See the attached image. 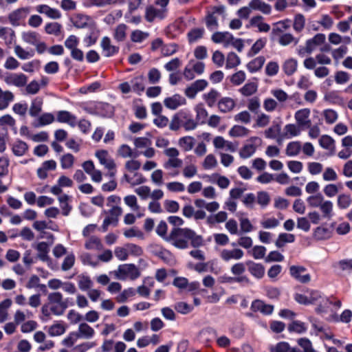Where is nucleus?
I'll return each mask as SVG.
<instances>
[{
    "label": "nucleus",
    "instance_id": "obj_59",
    "mask_svg": "<svg viewBox=\"0 0 352 352\" xmlns=\"http://www.w3.org/2000/svg\"><path fill=\"white\" fill-rule=\"evenodd\" d=\"M218 166L217 157L213 154H208L202 162V167L205 170H212Z\"/></svg>",
    "mask_w": 352,
    "mask_h": 352
},
{
    "label": "nucleus",
    "instance_id": "obj_14",
    "mask_svg": "<svg viewBox=\"0 0 352 352\" xmlns=\"http://www.w3.org/2000/svg\"><path fill=\"white\" fill-rule=\"evenodd\" d=\"M179 117L181 118L182 126L186 131H192L197 128V123L195 119H194L190 112L186 111H180L179 112Z\"/></svg>",
    "mask_w": 352,
    "mask_h": 352
},
{
    "label": "nucleus",
    "instance_id": "obj_12",
    "mask_svg": "<svg viewBox=\"0 0 352 352\" xmlns=\"http://www.w3.org/2000/svg\"><path fill=\"white\" fill-rule=\"evenodd\" d=\"M243 256V251L239 248H234L232 250L223 249L220 252L221 258L226 262H228L232 259L240 260Z\"/></svg>",
    "mask_w": 352,
    "mask_h": 352
},
{
    "label": "nucleus",
    "instance_id": "obj_37",
    "mask_svg": "<svg viewBox=\"0 0 352 352\" xmlns=\"http://www.w3.org/2000/svg\"><path fill=\"white\" fill-rule=\"evenodd\" d=\"M319 144L322 148L331 153H334L335 151V141L328 135H323L320 137L319 139Z\"/></svg>",
    "mask_w": 352,
    "mask_h": 352
},
{
    "label": "nucleus",
    "instance_id": "obj_36",
    "mask_svg": "<svg viewBox=\"0 0 352 352\" xmlns=\"http://www.w3.org/2000/svg\"><path fill=\"white\" fill-rule=\"evenodd\" d=\"M57 120L60 122H65L74 126L76 123V118L67 111H60L57 114Z\"/></svg>",
    "mask_w": 352,
    "mask_h": 352
},
{
    "label": "nucleus",
    "instance_id": "obj_15",
    "mask_svg": "<svg viewBox=\"0 0 352 352\" xmlns=\"http://www.w3.org/2000/svg\"><path fill=\"white\" fill-rule=\"evenodd\" d=\"M122 214V209L118 206H113L109 210V214L107 217L102 224V228L104 231L107 230V228L111 224L116 225L118 222V218Z\"/></svg>",
    "mask_w": 352,
    "mask_h": 352
},
{
    "label": "nucleus",
    "instance_id": "obj_51",
    "mask_svg": "<svg viewBox=\"0 0 352 352\" xmlns=\"http://www.w3.org/2000/svg\"><path fill=\"white\" fill-rule=\"evenodd\" d=\"M333 204L329 200H324L319 208L324 218L330 219L333 215Z\"/></svg>",
    "mask_w": 352,
    "mask_h": 352
},
{
    "label": "nucleus",
    "instance_id": "obj_49",
    "mask_svg": "<svg viewBox=\"0 0 352 352\" xmlns=\"http://www.w3.org/2000/svg\"><path fill=\"white\" fill-rule=\"evenodd\" d=\"M328 40L330 43L333 45H339L342 43H344L345 44H349L351 42V39L349 36H344L342 37L340 34L337 33H330L328 36Z\"/></svg>",
    "mask_w": 352,
    "mask_h": 352
},
{
    "label": "nucleus",
    "instance_id": "obj_58",
    "mask_svg": "<svg viewBox=\"0 0 352 352\" xmlns=\"http://www.w3.org/2000/svg\"><path fill=\"white\" fill-rule=\"evenodd\" d=\"M91 22V19L86 15L77 14L73 21L74 25L77 28H85Z\"/></svg>",
    "mask_w": 352,
    "mask_h": 352
},
{
    "label": "nucleus",
    "instance_id": "obj_4",
    "mask_svg": "<svg viewBox=\"0 0 352 352\" xmlns=\"http://www.w3.org/2000/svg\"><path fill=\"white\" fill-rule=\"evenodd\" d=\"M30 12L29 7H21L12 10L8 16L9 23L12 26H19Z\"/></svg>",
    "mask_w": 352,
    "mask_h": 352
},
{
    "label": "nucleus",
    "instance_id": "obj_47",
    "mask_svg": "<svg viewBox=\"0 0 352 352\" xmlns=\"http://www.w3.org/2000/svg\"><path fill=\"white\" fill-rule=\"evenodd\" d=\"M256 151V146L252 143L245 144L239 151V156L242 159L252 157Z\"/></svg>",
    "mask_w": 352,
    "mask_h": 352
},
{
    "label": "nucleus",
    "instance_id": "obj_9",
    "mask_svg": "<svg viewBox=\"0 0 352 352\" xmlns=\"http://www.w3.org/2000/svg\"><path fill=\"white\" fill-rule=\"evenodd\" d=\"M83 170L91 177L94 182L100 183L102 179V175L100 170L96 169L94 162L87 160L82 164Z\"/></svg>",
    "mask_w": 352,
    "mask_h": 352
},
{
    "label": "nucleus",
    "instance_id": "obj_11",
    "mask_svg": "<svg viewBox=\"0 0 352 352\" xmlns=\"http://www.w3.org/2000/svg\"><path fill=\"white\" fill-rule=\"evenodd\" d=\"M96 157L99 160L100 163L108 170L116 168V164L114 160L109 156V153L105 150L97 151L95 153Z\"/></svg>",
    "mask_w": 352,
    "mask_h": 352
},
{
    "label": "nucleus",
    "instance_id": "obj_5",
    "mask_svg": "<svg viewBox=\"0 0 352 352\" xmlns=\"http://www.w3.org/2000/svg\"><path fill=\"white\" fill-rule=\"evenodd\" d=\"M214 148L221 152H235L236 146L230 141L226 140L222 136H216L212 141Z\"/></svg>",
    "mask_w": 352,
    "mask_h": 352
},
{
    "label": "nucleus",
    "instance_id": "obj_10",
    "mask_svg": "<svg viewBox=\"0 0 352 352\" xmlns=\"http://www.w3.org/2000/svg\"><path fill=\"white\" fill-rule=\"evenodd\" d=\"M3 81L8 85H14L20 87L27 83L28 78L23 74L11 73L4 77Z\"/></svg>",
    "mask_w": 352,
    "mask_h": 352
},
{
    "label": "nucleus",
    "instance_id": "obj_42",
    "mask_svg": "<svg viewBox=\"0 0 352 352\" xmlns=\"http://www.w3.org/2000/svg\"><path fill=\"white\" fill-rule=\"evenodd\" d=\"M298 61L293 58L285 60L283 65V69L286 75H292L297 69Z\"/></svg>",
    "mask_w": 352,
    "mask_h": 352
},
{
    "label": "nucleus",
    "instance_id": "obj_16",
    "mask_svg": "<svg viewBox=\"0 0 352 352\" xmlns=\"http://www.w3.org/2000/svg\"><path fill=\"white\" fill-rule=\"evenodd\" d=\"M186 103V98L179 94H175L171 97L165 98L164 100L165 107L173 110L176 109L180 106L184 105Z\"/></svg>",
    "mask_w": 352,
    "mask_h": 352
},
{
    "label": "nucleus",
    "instance_id": "obj_6",
    "mask_svg": "<svg viewBox=\"0 0 352 352\" xmlns=\"http://www.w3.org/2000/svg\"><path fill=\"white\" fill-rule=\"evenodd\" d=\"M306 268L302 265H292L289 267L290 275L301 283H307L311 280V276L309 274H303Z\"/></svg>",
    "mask_w": 352,
    "mask_h": 352
},
{
    "label": "nucleus",
    "instance_id": "obj_28",
    "mask_svg": "<svg viewBox=\"0 0 352 352\" xmlns=\"http://www.w3.org/2000/svg\"><path fill=\"white\" fill-rule=\"evenodd\" d=\"M251 309L254 312L260 311L265 315H270L273 312L274 307L272 305H267L261 300H256L252 303Z\"/></svg>",
    "mask_w": 352,
    "mask_h": 352
},
{
    "label": "nucleus",
    "instance_id": "obj_7",
    "mask_svg": "<svg viewBox=\"0 0 352 352\" xmlns=\"http://www.w3.org/2000/svg\"><path fill=\"white\" fill-rule=\"evenodd\" d=\"M208 85V82L204 79H199L192 82L185 89V94L189 98H194L197 94L204 90Z\"/></svg>",
    "mask_w": 352,
    "mask_h": 352
},
{
    "label": "nucleus",
    "instance_id": "obj_29",
    "mask_svg": "<svg viewBox=\"0 0 352 352\" xmlns=\"http://www.w3.org/2000/svg\"><path fill=\"white\" fill-rule=\"evenodd\" d=\"M67 326L61 321L56 322L49 327L47 333L52 337L60 336L66 331Z\"/></svg>",
    "mask_w": 352,
    "mask_h": 352
},
{
    "label": "nucleus",
    "instance_id": "obj_31",
    "mask_svg": "<svg viewBox=\"0 0 352 352\" xmlns=\"http://www.w3.org/2000/svg\"><path fill=\"white\" fill-rule=\"evenodd\" d=\"M194 109L196 113L195 120L197 121V124H205L208 120V113L204 107V105L201 103L198 104L195 107Z\"/></svg>",
    "mask_w": 352,
    "mask_h": 352
},
{
    "label": "nucleus",
    "instance_id": "obj_17",
    "mask_svg": "<svg viewBox=\"0 0 352 352\" xmlns=\"http://www.w3.org/2000/svg\"><path fill=\"white\" fill-rule=\"evenodd\" d=\"M100 47L104 56L110 57L118 52L119 47L111 44V39L108 36H104L100 41Z\"/></svg>",
    "mask_w": 352,
    "mask_h": 352
},
{
    "label": "nucleus",
    "instance_id": "obj_21",
    "mask_svg": "<svg viewBox=\"0 0 352 352\" xmlns=\"http://www.w3.org/2000/svg\"><path fill=\"white\" fill-rule=\"evenodd\" d=\"M123 179L131 186H135L146 182V178L142 173L138 172H134L133 173H125L123 175Z\"/></svg>",
    "mask_w": 352,
    "mask_h": 352
},
{
    "label": "nucleus",
    "instance_id": "obj_3",
    "mask_svg": "<svg viewBox=\"0 0 352 352\" xmlns=\"http://www.w3.org/2000/svg\"><path fill=\"white\" fill-rule=\"evenodd\" d=\"M114 274L116 278L121 280H135L140 276V272L133 264H123L118 266Z\"/></svg>",
    "mask_w": 352,
    "mask_h": 352
},
{
    "label": "nucleus",
    "instance_id": "obj_41",
    "mask_svg": "<svg viewBox=\"0 0 352 352\" xmlns=\"http://www.w3.org/2000/svg\"><path fill=\"white\" fill-rule=\"evenodd\" d=\"M300 133V129L298 126L294 124H286L284 127V133L283 138H292L299 135Z\"/></svg>",
    "mask_w": 352,
    "mask_h": 352
},
{
    "label": "nucleus",
    "instance_id": "obj_18",
    "mask_svg": "<svg viewBox=\"0 0 352 352\" xmlns=\"http://www.w3.org/2000/svg\"><path fill=\"white\" fill-rule=\"evenodd\" d=\"M36 10L40 14H45L52 19H58L61 17V13L58 9L51 8L45 4L36 6Z\"/></svg>",
    "mask_w": 352,
    "mask_h": 352
},
{
    "label": "nucleus",
    "instance_id": "obj_13",
    "mask_svg": "<svg viewBox=\"0 0 352 352\" xmlns=\"http://www.w3.org/2000/svg\"><path fill=\"white\" fill-rule=\"evenodd\" d=\"M311 111L308 108L298 110L294 115L295 120L298 124L301 126H310L311 124L309 118Z\"/></svg>",
    "mask_w": 352,
    "mask_h": 352
},
{
    "label": "nucleus",
    "instance_id": "obj_20",
    "mask_svg": "<svg viewBox=\"0 0 352 352\" xmlns=\"http://www.w3.org/2000/svg\"><path fill=\"white\" fill-rule=\"evenodd\" d=\"M325 41L326 36L324 34H316L314 37L306 41L307 49L312 53L318 47L324 44Z\"/></svg>",
    "mask_w": 352,
    "mask_h": 352
},
{
    "label": "nucleus",
    "instance_id": "obj_45",
    "mask_svg": "<svg viewBox=\"0 0 352 352\" xmlns=\"http://www.w3.org/2000/svg\"><path fill=\"white\" fill-rule=\"evenodd\" d=\"M219 96L220 94L217 90L212 89L208 92L203 95V99L208 107H212L216 103Z\"/></svg>",
    "mask_w": 352,
    "mask_h": 352
},
{
    "label": "nucleus",
    "instance_id": "obj_56",
    "mask_svg": "<svg viewBox=\"0 0 352 352\" xmlns=\"http://www.w3.org/2000/svg\"><path fill=\"white\" fill-rule=\"evenodd\" d=\"M205 30L204 28H197L191 30L188 33V39L189 43H192L197 42L204 36Z\"/></svg>",
    "mask_w": 352,
    "mask_h": 352
},
{
    "label": "nucleus",
    "instance_id": "obj_64",
    "mask_svg": "<svg viewBox=\"0 0 352 352\" xmlns=\"http://www.w3.org/2000/svg\"><path fill=\"white\" fill-rule=\"evenodd\" d=\"M62 25L57 22L48 23L45 25V30L47 34L58 36L61 32Z\"/></svg>",
    "mask_w": 352,
    "mask_h": 352
},
{
    "label": "nucleus",
    "instance_id": "obj_44",
    "mask_svg": "<svg viewBox=\"0 0 352 352\" xmlns=\"http://www.w3.org/2000/svg\"><path fill=\"white\" fill-rule=\"evenodd\" d=\"M132 91L140 94L144 90V78L143 76H138L133 78L131 81Z\"/></svg>",
    "mask_w": 352,
    "mask_h": 352
},
{
    "label": "nucleus",
    "instance_id": "obj_19",
    "mask_svg": "<svg viewBox=\"0 0 352 352\" xmlns=\"http://www.w3.org/2000/svg\"><path fill=\"white\" fill-rule=\"evenodd\" d=\"M248 271L252 276L257 279L262 278L265 275V267L261 263H257L252 261L246 262Z\"/></svg>",
    "mask_w": 352,
    "mask_h": 352
},
{
    "label": "nucleus",
    "instance_id": "obj_63",
    "mask_svg": "<svg viewBox=\"0 0 352 352\" xmlns=\"http://www.w3.org/2000/svg\"><path fill=\"white\" fill-rule=\"evenodd\" d=\"M245 271V266L243 263H236L232 265L230 268V272L235 278H248L246 276L243 275Z\"/></svg>",
    "mask_w": 352,
    "mask_h": 352
},
{
    "label": "nucleus",
    "instance_id": "obj_54",
    "mask_svg": "<svg viewBox=\"0 0 352 352\" xmlns=\"http://www.w3.org/2000/svg\"><path fill=\"white\" fill-rule=\"evenodd\" d=\"M271 352H301L297 348H291L286 342H280L271 348Z\"/></svg>",
    "mask_w": 352,
    "mask_h": 352
},
{
    "label": "nucleus",
    "instance_id": "obj_39",
    "mask_svg": "<svg viewBox=\"0 0 352 352\" xmlns=\"http://www.w3.org/2000/svg\"><path fill=\"white\" fill-rule=\"evenodd\" d=\"M299 42L298 38L294 37L292 34L290 33H283L281 34L278 40V43L281 46L285 47L287 45H289L292 43L294 45H297Z\"/></svg>",
    "mask_w": 352,
    "mask_h": 352
},
{
    "label": "nucleus",
    "instance_id": "obj_43",
    "mask_svg": "<svg viewBox=\"0 0 352 352\" xmlns=\"http://www.w3.org/2000/svg\"><path fill=\"white\" fill-rule=\"evenodd\" d=\"M22 40L30 45H34L41 38L36 32L26 31L21 33Z\"/></svg>",
    "mask_w": 352,
    "mask_h": 352
},
{
    "label": "nucleus",
    "instance_id": "obj_1",
    "mask_svg": "<svg viewBox=\"0 0 352 352\" xmlns=\"http://www.w3.org/2000/svg\"><path fill=\"white\" fill-rule=\"evenodd\" d=\"M167 241L178 249L187 248L189 241L191 245L195 248L201 246L204 243L201 235L197 234L194 230L188 228L173 229L167 238Z\"/></svg>",
    "mask_w": 352,
    "mask_h": 352
},
{
    "label": "nucleus",
    "instance_id": "obj_60",
    "mask_svg": "<svg viewBox=\"0 0 352 352\" xmlns=\"http://www.w3.org/2000/svg\"><path fill=\"white\" fill-rule=\"evenodd\" d=\"M183 161L178 157L168 159L163 164L164 168L167 170H170L174 168H179L182 166Z\"/></svg>",
    "mask_w": 352,
    "mask_h": 352
},
{
    "label": "nucleus",
    "instance_id": "obj_24",
    "mask_svg": "<svg viewBox=\"0 0 352 352\" xmlns=\"http://www.w3.org/2000/svg\"><path fill=\"white\" fill-rule=\"evenodd\" d=\"M79 338L89 340L95 335L94 329L86 322L80 323L77 331Z\"/></svg>",
    "mask_w": 352,
    "mask_h": 352
},
{
    "label": "nucleus",
    "instance_id": "obj_62",
    "mask_svg": "<svg viewBox=\"0 0 352 352\" xmlns=\"http://www.w3.org/2000/svg\"><path fill=\"white\" fill-rule=\"evenodd\" d=\"M43 100L40 98H35L31 104V107L29 110V113L32 117H35L42 110Z\"/></svg>",
    "mask_w": 352,
    "mask_h": 352
},
{
    "label": "nucleus",
    "instance_id": "obj_61",
    "mask_svg": "<svg viewBox=\"0 0 352 352\" xmlns=\"http://www.w3.org/2000/svg\"><path fill=\"white\" fill-rule=\"evenodd\" d=\"M241 64L239 56L234 52H230L226 57V68L232 69L237 67Z\"/></svg>",
    "mask_w": 352,
    "mask_h": 352
},
{
    "label": "nucleus",
    "instance_id": "obj_32",
    "mask_svg": "<svg viewBox=\"0 0 352 352\" xmlns=\"http://www.w3.org/2000/svg\"><path fill=\"white\" fill-rule=\"evenodd\" d=\"M263 17L261 15L253 16L250 20V24L252 26L256 27L259 32H267L270 30L269 24L263 21Z\"/></svg>",
    "mask_w": 352,
    "mask_h": 352
},
{
    "label": "nucleus",
    "instance_id": "obj_30",
    "mask_svg": "<svg viewBox=\"0 0 352 352\" xmlns=\"http://www.w3.org/2000/svg\"><path fill=\"white\" fill-rule=\"evenodd\" d=\"M14 96L10 91H3L0 87V110H4L14 100Z\"/></svg>",
    "mask_w": 352,
    "mask_h": 352
},
{
    "label": "nucleus",
    "instance_id": "obj_55",
    "mask_svg": "<svg viewBox=\"0 0 352 352\" xmlns=\"http://www.w3.org/2000/svg\"><path fill=\"white\" fill-rule=\"evenodd\" d=\"M300 149L301 144L300 142H291L286 146L285 153L287 156L294 157L300 153Z\"/></svg>",
    "mask_w": 352,
    "mask_h": 352
},
{
    "label": "nucleus",
    "instance_id": "obj_33",
    "mask_svg": "<svg viewBox=\"0 0 352 352\" xmlns=\"http://www.w3.org/2000/svg\"><path fill=\"white\" fill-rule=\"evenodd\" d=\"M265 62V58L263 56H259L247 64V69L251 73H254L260 70Z\"/></svg>",
    "mask_w": 352,
    "mask_h": 352
},
{
    "label": "nucleus",
    "instance_id": "obj_38",
    "mask_svg": "<svg viewBox=\"0 0 352 352\" xmlns=\"http://www.w3.org/2000/svg\"><path fill=\"white\" fill-rule=\"evenodd\" d=\"M295 241V236L289 233H280L275 241V245L277 248H281L285 246L286 243H293Z\"/></svg>",
    "mask_w": 352,
    "mask_h": 352
},
{
    "label": "nucleus",
    "instance_id": "obj_23",
    "mask_svg": "<svg viewBox=\"0 0 352 352\" xmlns=\"http://www.w3.org/2000/svg\"><path fill=\"white\" fill-rule=\"evenodd\" d=\"M224 12L223 7H215L213 9V12L209 14L206 18V23L208 28L214 30L218 27V19L216 16V14H221Z\"/></svg>",
    "mask_w": 352,
    "mask_h": 352
},
{
    "label": "nucleus",
    "instance_id": "obj_52",
    "mask_svg": "<svg viewBox=\"0 0 352 352\" xmlns=\"http://www.w3.org/2000/svg\"><path fill=\"white\" fill-rule=\"evenodd\" d=\"M12 305V300L10 298L3 300L0 302V323L7 320L8 318V309Z\"/></svg>",
    "mask_w": 352,
    "mask_h": 352
},
{
    "label": "nucleus",
    "instance_id": "obj_2",
    "mask_svg": "<svg viewBox=\"0 0 352 352\" xmlns=\"http://www.w3.org/2000/svg\"><path fill=\"white\" fill-rule=\"evenodd\" d=\"M67 307V305L63 300V294L60 292H55L48 294L47 303L43 305L41 312L47 318H49L52 314L61 316Z\"/></svg>",
    "mask_w": 352,
    "mask_h": 352
},
{
    "label": "nucleus",
    "instance_id": "obj_26",
    "mask_svg": "<svg viewBox=\"0 0 352 352\" xmlns=\"http://www.w3.org/2000/svg\"><path fill=\"white\" fill-rule=\"evenodd\" d=\"M249 3L252 10L259 11L267 15L272 12L271 6L262 0H251Z\"/></svg>",
    "mask_w": 352,
    "mask_h": 352
},
{
    "label": "nucleus",
    "instance_id": "obj_34",
    "mask_svg": "<svg viewBox=\"0 0 352 352\" xmlns=\"http://www.w3.org/2000/svg\"><path fill=\"white\" fill-rule=\"evenodd\" d=\"M14 38L15 32L12 29L0 26V38L4 40L6 45L12 44Z\"/></svg>",
    "mask_w": 352,
    "mask_h": 352
},
{
    "label": "nucleus",
    "instance_id": "obj_35",
    "mask_svg": "<svg viewBox=\"0 0 352 352\" xmlns=\"http://www.w3.org/2000/svg\"><path fill=\"white\" fill-rule=\"evenodd\" d=\"M85 248L88 250L97 251L102 249V245L99 238L96 236H91L86 239Z\"/></svg>",
    "mask_w": 352,
    "mask_h": 352
},
{
    "label": "nucleus",
    "instance_id": "obj_40",
    "mask_svg": "<svg viewBox=\"0 0 352 352\" xmlns=\"http://www.w3.org/2000/svg\"><path fill=\"white\" fill-rule=\"evenodd\" d=\"M14 52L16 54V56L21 60L30 59L34 56V50H26L19 45H16L14 46Z\"/></svg>",
    "mask_w": 352,
    "mask_h": 352
},
{
    "label": "nucleus",
    "instance_id": "obj_22",
    "mask_svg": "<svg viewBox=\"0 0 352 352\" xmlns=\"http://www.w3.org/2000/svg\"><path fill=\"white\" fill-rule=\"evenodd\" d=\"M166 9H157L153 6H148L146 9L145 18L148 22H152L155 19H162L165 17Z\"/></svg>",
    "mask_w": 352,
    "mask_h": 352
},
{
    "label": "nucleus",
    "instance_id": "obj_27",
    "mask_svg": "<svg viewBox=\"0 0 352 352\" xmlns=\"http://www.w3.org/2000/svg\"><path fill=\"white\" fill-rule=\"evenodd\" d=\"M219 110L222 113L232 111L236 106V102L232 98L223 97L217 103Z\"/></svg>",
    "mask_w": 352,
    "mask_h": 352
},
{
    "label": "nucleus",
    "instance_id": "obj_46",
    "mask_svg": "<svg viewBox=\"0 0 352 352\" xmlns=\"http://www.w3.org/2000/svg\"><path fill=\"white\" fill-rule=\"evenodd\" d=\"M127 26L124 23H120L116 27L113 31V38L117 41H123L126 37Z\"/></svg>",
    "mask_w": 352,
    "mask_h": 352
},
{
    "label": "nucleus",
    "instance_id": "obj_50",
    "mask_svg": "<svg viewBox=\"0 0 352 352\" xmlns=\"http://www.w3.org/2000/svg\"><path fill=\"white\" fill-rule=\"evenodd\" d=\"M321 115L324 118L325 122L328 124H334L338 118V112L331 109L323 110Z\"/></svg>",
    "mask_w": 352,
    "mask_h": 352
},
{
    "label": "nucleus",
    "instance_id": "obj_48",
    "mask_svg": "<svg viewBox=\"0 0 352 352\" xmlns=\"http://www.w3.org/2000/svg\"><path fill=\"white\" fill-rule=\"evenodd\" d=\"M250 133V130L245 126L234 125L230 129L228 134L232 138L245 137Z\"/></svg>",
    "mask_w": 352,
    "mask_h": 352
},
{
    "label": "nucleus",
    "instance_id": "obj_53",
    "mask_svg": "<svg viewBox=\"0 0 352 352\" xmlns=\"http://www.w3.org/2000/svg\"><path fill=\"white\" fill-rule=\"evenodd\" d=\"M77 281L78 287L82 291L89 290L93 285V282L89 276L83 274L78 276Z\"/></svg>",
    "mask_w": 352,
    "mask_h": 352
},
{
    "label": "nucleus",
    "instance_id": "obj_57",
    "mask_svg": "<svg viewBox=\"0 0 352 352\" xmlns=\"http://www.w3.org/2000/svg\"><path fill=\"white\" fill-rule=\"evenodd\" d=\"M28 148L27 144L21 140L16 141L12 147V152L16 156L23 155L28 151Z\"/></svg>",
    "mask_w": 352,
    "mask_h": 352
},
{
    "label": "nucleus",
    "instance_id": "obj_25",
    "mask_svg": "<svg viewBox=\"0 0 352 352\" xmlns=\"http://www.w3.org/2000/svg\"><path fill=\"white\" fill-rule=\"evenodd\" d=\"M232 35L228 32H217L212 35V41L215 43H222L225 47L230 45Z\"/></svg>",
    "mask_w": 352,
    "mask_h": 352
},
{
    "label": "nucleus",
    "instance_id": "obj_8",
    "mask_svg": "<svg viewBox=\"0 0 352 352\" xmlns=\"http://www.w3.org/2000/svg\"><path fill=\"white\" fill-rule=\"evenodd\" d=\"M34 340L41 344L38 350L39 351H46L54 346V342L50 340H46V335L41 331H36L33 336Z\"/></svg>",
    "mask_w": 352,
    "mask_h": 352
}]
</instances>
